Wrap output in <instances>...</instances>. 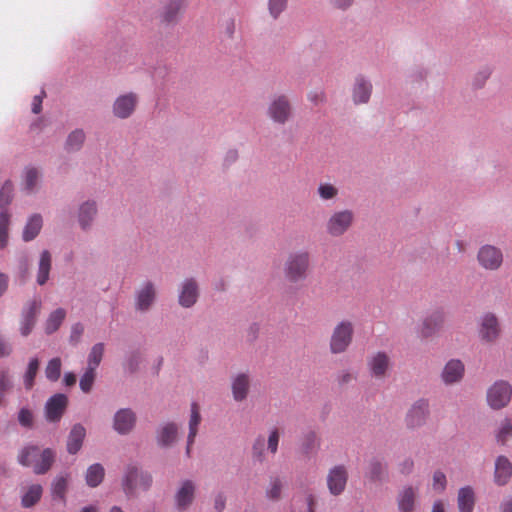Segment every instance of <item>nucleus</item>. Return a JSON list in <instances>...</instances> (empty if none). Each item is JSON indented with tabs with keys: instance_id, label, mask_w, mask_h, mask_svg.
<instances>
[{
	"instance_id": "nucleus-22",
	"label": "nucleus",
	"mask_w": 512,
	"mask_h": 512,
	"mask_svg": "<svg viewBox=\"0 0 512 512\" xmlns=\"http://www.w3.org/2000/svg\"><path fill=\"white\" fill-rule=\"evenodd\" d=\"M195 486L192 481L186 480L176 494V503L179 509L187 508L194 499Z\"/></svg>"
},
{
	"instance_id": "nucleus-39",
	"label": "nucleus",
	"mask_w": 512,
	"mask_h": 512,
	"mask_svg": "<svg viewBox=\"0 0 512 512\" xmlns=\"http://www.w3.org/2000/svg\"><path fill=\"white\" fill-rule=\"evenodd\" d=\"M104 354V345L103 343L95 344L88 356V367L90 369L96 370V368L101 363L102 357Z\"/></svg>"
},
{
	"instance_id": "nucleus-54",
	"label": "nucleus",
	"mask_w": 512,
	"mask_h": 512,
	"mask_svg": "<svg viewBox=\"0 0 512 512\" xmlns=\"http://www.w3.org/2000/svg\"><path fill=\"white\" fill-rule=\"evenodd\" d=\"M278 442H279V434L278 431L275 429L273 430L268 438V449L271 453L275 454L278 449Z\"/></svg>"
},
{
	"instance_id": "nucleus-27",
	"label": "nucleus",
	"mask_w": 512,
	"mask_h": 512,
	"mask_svg": "<svg viewBox=\"0 0 512 512\" xmlns=\"http://www.w3.org/2000/svg\"><path fill=\"white\" fill-rule=\"evenodd\" d=\"M155 288L152 283H146L137 294V309L146 311L152 305L155 299Z\"/></svg>"
},
{
	"instance_id": "nucleus-26",
	"label": "nucleus",
	"mask_w": 512,
	"mask_h": 512,
	"mask_svg": "<svg viewBox=\"0 0 512 512\" xmlns=\"http://www.w3.org/2000/svg\"><path fill=\"white\" fill-rule=\"evenodd\" d=\"M201 422V416L199 411V406L197 403H192L191 405V416L189 421V434H188V441H187V448L186 453L187 455L190 454V449L192 444L194 443V439L197 435L198 426Z\"/></svg>"
},
{
	"instance_id": "nucleus-17",
	"label": "nucleus",
	"mask_w": 512,
	"mask_h": 512,
	"mask_svg": "<svg viewBox=\"0 0 512 512\" xmlns=\"http://www.w3.org/2000/svg\"><path fill=\"white\" fill-rule=\"evenodd\" d=\"M198 298V286L195 280L188 279L186 280L181 289V293L179 296V303L183 307H191L195 304Z\"/></svg>"
},
{
	"instance_id": "nucleus-53",
	"label": "nucleus",
	"mask_w": 512,
	"mask_h": 512,
	"mask_svg": "<svg viewBox=\"0 0 512 512\" xmlns=\"http://www.w3.org/2000/svg\"><path fill=\"white\" fill-rule=\"evenodd\" d=\"M19 423L24 427H30L33 421V415L28 409H21L18 415Z\"/></svg>"
},
{
	"instance_id": "nucleus-30",
	"label": "nucleus",
	"mask_w": 512,
	"mask_h": 512,
	"mask_svg": "<svg viewBox=\"0 0 512 512\" xmlns=\"http://www.w3.org/2000/svg\"><path fill=\"white\" fill-rule=\"evenodd\" d=\"M416 493L412 487L404 488L398 496V508L400 512H412Z\"/></svg>"
},
{
	"instance_id": "nucleus-62",
	"label": "nucleus",
	"mask_w": 512,
	"mask_h": 512,
	"mask_svg": "<svg viewBox=\"0 0 512 512\" xmlns=\"http://www.w3.org/2000/svg\"><path fill=\"white\" fill-rule=\"evenodd\" d=\"M214 505L217 512L223 511V509L225 508V497L223 494H219L216 496Z\"/></svg>"
},
{
	"instance_id": "nucleus-36",
	"label": "nucleus",
	"mask_w": 512,
	"mask_h": 512,
	"mask_svg": "<svg viewBox=\"0 0 512 512\" xmlns=\"http://www.w3.org/2000/svg\"><path fill=\"white\" fill-rule=\"evenodd\" d=\"M386 466L378 458H372L369 461L366 476L372 480H380L385 472Z\"/></svg>"
},
{
	"instance_id": "nucleus-10",
	"label": "nucleus",
	"mask_w": 512,
	"mask_h": 512,
	"mask_svg": "<svg viewBox=\"0 0 512 512\" xmlns=\"http://www.w3.org/2000/svg\"><path fill=\"white\" fill-rule=\"evenodd\" d=\"M347 470L344 466L339 465L332 468L327 477V485L329 491L333 495L341 494L347 483Z\"/></svg>"
},
{
	"instance_id": "nucleus-16",
	"label": "nucleus",
	"mask_w": 512,
	"mask_h": 512,
	"mask_svg": "<svg viewBox=\"0 0 512 512\" xmlns=\"http://www.w3.org/2000/svg\"><path fill=\"white\" fill-rule=\"evenodd\" d=\"M372 92V85L362 76L355 79L353 87V101L355 104L367 103Z\"/></svg>"
},
{
	"instance_id": "nucleus-35",
	"label": "nucleus",
	"mask_w": 512,
	"mask_h": 512,
	"mask_svg": "<svg viewBox=\"0 0 512 512\" xmlns=\"http://www.w3.org/2000/svg\"><path fill=\"white\" fill-rule=\"evenodd\" d=\"M178 428L174 423H168L161 428L158 434V443L169 446L176 439Z\"/></svg>"
},
{
	"instance_id": "nucleus-24",
	"label": "nucleus",
	"mask_w": 512,
	"mask_h": 512,
	"mask_svg": "<svg viewBox=\"0 0 512 512\" xmlns=\"http://www.w3.org/2000/svg\"><path fill=\"white\" fill-rule=\"evenodd\" d=\"M184 6L185 0H169L163 7L162 21L165 23L175 22Z\"/></svg>"
},
{
	"instance_id": "nucleus-7",
	"label": "nucleus",
	"mask_w": 512,
	"mask_h": 512,
	"mask_svg": "<svg viewBox=\"0 0 512 512\" xmlns=\"http://www.w3.org/2000/svg\"><path fill=\"white\" fill-rule=\"evenodd\" d=\"M41 309L40 300H32L27 304V306L23 309L22 319L20 323V333L22 336L27 337L33 330L37 315Z\"/></svg>"
},
{
	"instance_id": "nucleus-14",
	"label": "nucleus",
	"mask_w": 512,
	"mask_h": 512,
	"mask_svg": "<svg viewBox=\"0 0 512 512\" xmlns=\"http://www.w3.org/2000/svg\"><path fill=\"white\" fill-rule=\"evenodd\" d=\"M136 415L130 409H120L114 416L113 427L119 434H128L135 426Z\"/></svg>"
},
{
	"instance_id": "nucleus-4",
	"label": "nucleus",
	"mask_w": 512,
	"mask_h": 512,
	"mask_svg": "<svg viewBox=\"0 0 512 512\" xmlns=\"http://www.w3.org/2000/svg\"><path fill=\"white\" fill-rule=\"evenodd\" d=\"M268 117L277 124H285L292 116V106L286 95H275L267 108Z\"/></svg>"
},
{
	"instance_id": "nucleus-6",
	"label": "nucleus",
	"mask_w": 512,
	"mask_h": 512,
	"mask_svg": "<svg viewBox=\"0 0 512 512\" xmlns=\"http://www.w3.org/2000/svg\"><path fill=\"white\" fill-rule=\"evenodd\" d=\"M354 214L350 210L337 211L331 215L326 224L327 232L334 237L343 235L352 225Z\"/></svg>"
},
{
	"instance_id": "nucleus-13",
	"label": "nucleus",
	"mask_w": 512,
	"mask_h": 512,
	"mask_svg": "<svg viewBox=\"0 0 512 512\" xmlns=\"http://www.w3.org/2000/svg\"><path fill=\"white\" fill-rule=\"evenodd\" d=\"M136 104L137 97L135 94L129 93L122 95L115 100L113 105V113L118 118H128L135 110Z\"/></svg>"
},
{
	"instance_id": "nucleus-21",
	"label": "nucleus",
	"mask_w": 512,
	"mask_h": 512,
	"mask_svg": "<svg viewBox=\"0 0 512 512\" xmlns=\"http://www.w3.org/2000/svg\"><path fill=\"white\" fill-rule=\"evenodd\" d=\"M97 214V206L94 201L84 202L80 208L78 213V221L82 229H88L91 226L92 221L94 220Z\"/></svg>"
},
{
	"instance_id": "nucleus-40",
	"label": "nucleus",
	"mask_w": 512,
	"mask_h": 512,
	"mask_svg": "<svg viewBox=\"0 0 512 512\" xmlns=\"http://www.w3.org/2000/svg\"><path fill=\"white\" fill-rule=\"evenodd\" d=\"M39 369V360L37 358H32L29 361L27 371L24 375V385L25 388L30 390L34 385V380L37 375Z\"/></svg>"
},
{
	"instance_id": "nucleus-12",
	"label": "nucleus",
	"mask_w": 512,
	"mask_h": 512,
	"mask_svg": "<svg viewBox=\"0 0 512 512\" xmlns=\"http://www.w3.org/2000/svg\"><path fill=\"white\" fill-rule=\"evenodd\" d=\"M68 403V398L64 394H55L46 404V417L51 422L59 421L62 417Z\"/></svg>"
},
{
	"instance_id": "nucleus-42",
	"label": "nucleus",
	"mask_w": 512,
	"mask_h": 512,
	"mask_svg": "<svg viewBox=\"0 0 512 512\" xmlns=\"http://www.w3.org/2000/svg\"><path fill=\"white\" fill-rule=\"evenodd\" d=\"M510 437H512V423L509 419H504L496 433L497 442L505 444Z\"/></svg>"
},
{
	"instance_id": "nucleus-61",
	"label": "nucleus",
	"mask_w": 512,
	"mask_h": 512,
	"mask_svg": "<svg viewBox=\"0 0 512 512\" xmlns=\"http://www.w3.org/2000/svg\"><path fill=\"white\" fill-rule=\"evenodd\" d=\"M354 0H330L331 4L339 9H346L352 5Z\"/></svg>"
},
{
	"instance_id": "nucleus-44",
	"label": "nucleus",
	"mask_w": 512,
	"mask_h": 512,
	"mask_svg": "<svg viewBox=\"0 0 512 512\" xmlns=\"http://www.w3.org/2000/svg\"><path fill=\"white\" fill-rule=\"evenodd\" d=\"M13 186L10 182H6L0 190V212L7 213V206L12 199Z\"/></svg>"
},
{
	"instance_id": "nucleus-38",
	"label": "nucleus",
	"mask_w": 512,
	"mask_h": 512,
	"mask_svg": "<svg viewBox=\"0 0 512 512\" xmlns=\"http://www.w3.org/2000/svg\"><path fill=\"white\" fill-rule=\"evenodd\" d=\"M85 140V134L82 130L71 132L66 141L67 151H77L81 148Z\"/></svg>"
},
{
	"instance_id": "nucleus-48",
	"label": "nucleus",
	"mask_w": 512,
	"mask_h": 512,
	"mask_svg": "<svg viewBox=\"0 0 512 512\" xmlns=\"http://www.w3.org/2000/svg\"><path fill=\"white\" fill-rule=\"evenodd\" d=\"M95 380V370L87 368L85 373L80 379V388L83 392L88 393L91 391Z\"/></svg>"
},
{
	"instance_id": "nucleus-29",
	"label": "nucleus",
	"mask_w": 512,
	"mask_h": 512,
	"mask_svg": "<svg viewBox=\"0 0 512 512\" xmlns=\"http://www.w3.org/2000/svg\"><path fill=\"white\" fill-rule=\"evenodd\" d=\"M249 391V378L246 374H239L232 383V393L236 401L246 398Z\"/></svg>"
},
{
	"instance_id": "nucleus-57",
	"label": "nucleus",
	"mask_w": 512,
	"mask_h": 512,
	"mask_svg": "<svg viewBox=\"0 0 512 512\" xmlns=\"http://www.w3.org/2000/svg\"><path fill=\"white\" fill-rule=\"evenodd\" d=\"M308 99L313 102L314 104H319V103H322L324 102L325 100V94L323 91H314V92H310L308 94Z\"/></svg>"
},
{
	"instance_id": "nucleus-60",
	"label": "nucleus",
	"mask_w": 512,
	"mask_h": 512,
	"mask_svg": "<svg viewBox=\"0 0 512 512\" xmlns=\"http://www.w3.org/2000/svg\"><path fill=\"white\" fill-rule=\"evenodd\" d=\"M263 448H264V438L260 437L256 440V442L254 443V446H253V452H254V455L257 457V458H261L262 456V451H263Z\"/></svg>"
},
{
	"instance_id": "nucleus-63",
	"label": "nucleus",
	"mask_w": 512,
	"mask_h": 512,
	"mask_svg": "<svg viewBox=\"0 0 512 512\" xmlns=\"http://www.w3.org/2000/svg\"><path fill=\"white\" fill-rule=\"evenodd\" d=\"M64 383L66 386H73L76 383V375L72 372H68L64 376Z\"/></svg>"
},
{
	"instance_id": "nucleus-15",
	"label": "nucleus",
	"mask_w": 512,
	"mask_h": 512,
	"mask_svg": "<svg viewBox=\"0 0 512 512\" xmlns=\"http://www.w3.org/2000/svg\"><path fill=\"white\" fill-rule=\"evenodd\" d=\"M464 364L458 359H452L443 368L441 378L445 384L459 382L464 376Z\"/></svg>"
},
{
	"instance_id": "nucleus-9",
	"label": "nucleus",
	"mask_w": 512,
	"mask_h": 512,
	"mask_svg": "<svg viewBox=\"0 0 512 512\" xmlns=\"http://www.w3.org/2000/svg\"><path fill=\"white\" fill-rule=\"evenodd\" d=\"M480 337L486 342H494L500 334V326L497 317L492 313H486L480 324Z\"/></svg>"
},
{
	"instance_id": "nucleus-55",
	"label": "nucleus",
	"mask_w": 512,
	"mask_h": 512,
	"mask_svg": "<svg viewBox=\"0 0 512 512\" xmlns=\"http://www.w3.org/2000/svg\"><path fill=\"white\" fill-rule=\"evenodd\" d=\"M44 97H45V91L44 90H42L41 95L34 96L33 101H32V112L33 113L38 114V113L41 112L42 101H43Z\"/></svg>"
},
{
	"instance_id": "nucleus-56",
	"label": "nucleus",
	"mask_w": 512,
	"mask_h": 512,
	"mask_svg": "<svg viewBox=\"0 0 512 512\" xmlns=\"http://www.w3.org/2000/svg\"><path fill=\"white\" fill-rule=\"evenodd\" d=\"M12 352L11 345L0 335V357L9 356Z\"/></svg>"
},
{
	"instance_id": "nucleus-58",
	"label": "nucleus",
	"mask_w": 512,
	"mask_h": 512,
	"mask_svg": "<svg viewBox=\"0 0 512 512\" xmlns=\"http://www.w3.org/2000/svg\"><path fill=\"white\" fill-rule=\"evenodd\" d=\"M414 467V462L412 459H405L399 466L400 472L403 474H409Z\"/></svg>"
},
{
	"instance_id": "nucleus-51",
	"label": "nucleus",
	"mask_w": 512,
	"mask_h": 512,
	"mask_svg": "<svg viewBox=\"0 0 512 512\" xmlns=\"http://www.w3.org/2000/svg\"><path fill=\"white\" fill-rule=\"evenodd\" d=\"M446 476L441 471H436L433 475V489L437 492H443L446 488Z\"/></svg>"
},
{
	"instance_id": "nucleus-23",
	"label": "nucleus",
	"mask_w": 512,
	"mask_h": 512,
	"mask_svg": "<svg viewBox=\"0 0 512 512\" xmlns=\"http://www.w3.org/2000/svg\"><path fill=\"white\" fill-rule=\"evenodd\" d=\"M368 365L373 376L383 377L389 367V357L383 352H378L369 359Z\"/></svg>"
},
{
	"instance_id": "nucleus-47",
	"label": "nucleus",
	"mask_w": 512,
	"mask_h": 512,
	"mask_svg": "<svg viewBox=\"0 0 512 512\" xmlns=\"http://www.w3.org/2000/svg\"><path fill=\"white\" fill-rule=\"evenodd\" d=\"M39 172L36 168L30 167L25 170L24 184L25 189L31 192L39 179Z\"/></svg>"
},
{
	"instance_id": "nucleus-31",
	"label": "nucleus",
	"mask_w": 512,
	"mask_h": 512,
	"mask_svg": "<svg viewBox=\"0 0 512 512\" xmlns=\"http://www.w3.org/2000/svg\"><path fill=\"white\" fill-rule=\"evenodd\" d=\"M51 270V254L49 251L44 250L41 253L40 261H39V269L37 275V283L39 285H44L48 278Z\"/></svg>"
},
{
	"instance_id": "nucleus-20",
	"label": "nucleus",
	"mask_w": 512,
	"mask_h": 512,
	"mask_svg": "<svg viewBox=\"0 0 512 512\" xmlns=\"http://www.w3.org/2000/svg\"><path fill=\"white\" fill-rule=\"evenodd\" d=\"M443 323V313L434 312L423 320L420 333L423 337H429L436 333L442 327Z\"/></svg>"
},
{
	"instance_id": "nucleus-43",
	"label": "nucleus",
	"mask_w": 512,
	"mask_h": 512,
	"mask_svg": "<svg viewBox=\"0 0 512 512\" xmlns=\"http://www.w3.org/2000/svg\"><path fill=\"white\" fill-rule=\"evenodd\" d=\"M68 479L66 476H58L55 478L52 484V494L54 497H58L60 499L65 498V494L67 491Z\"/></svg>"
},
{
	"instance_id": "nucleus-45",
	"label": "nucleus",
	"mask_w": 512,
	"mask_h": 512,
	"mask_svg": "<svg viewBox=\"0 0 512 512\" xmlns=\"http://www.w3.org/2000/svg\"><path fill=\"white\" fill-rule=\"evenodd\" d=\"M8 225H9L8 213L0 212V249H3L7 246Z\"/></svg>"
},
{
	"instance_id": "nucleus-49",
	"label": "nucleus",
	"mask_w": 512,
	"mask_h": 512,
	"mask_svg": "<svg viewBox=\"0 0 512 512\" xmlns=\"http://www.w3.org/2000/svg\"><path fill=\"white\" fill-rule=\"evenodd\" d=\"M318 193L321 199L330 200L337 196L338 189L329 183L320 184L318 187Z\"/></svg>"
},
{
	"instance_id": "nucleus-59",
	"label": "nucleus",
	"mask_w": 512,
	"mask_h": 512,
	"mask_svg": "<svg viewBox=\"0 0 512 512\" xmlns=\"http://www.w3.org/2000/svg\"><path fill=\"white\" fill-rule=\"evenodd\" d=\"M490 76V70L489 69H484L482 71H480L477 76H476V83L475 85L480 87L483 85V83L488 79V77Z\"/></svg>"
},
{
	"instance_id": "nucleus-25",
	"label": "nucleus",
	"mask_w": 512,
	"mask_h": 512,
	"mask_svg": "<svg viewBox=\"0 0 512 512\" xmlns=\"http://www.w3.org/2000/svg\"><path fill=\"white\" fill-rule=\"evenodd\" d=\"M457 504L459 512H473L475 494L470 486L463 487L458 492Z\"/></svg>"
},
{
	"instance_id": "nucleus-18",
	"label": "nucleus",
	"mask_w": 512,
	"mask_h": 512,
	"mask_svg": "<svg viewBox=\"0 0 512 512\" xmlns=\"http://www.w3.org/2000/svg\"><path fill=\"white\" fill-rule=\"evenodd\" d=\"M512 476V464L504 456H499L495 463L494 479L498 485H505Z\"/></svg>"
},
{
	"instance_id": "nucleus-3",
	"label": "nucleus",
	"mask_w": 512,
	"mask_h": 512,
	"mask_svg": "<svg viewBox=\"0 0 512 512\" xmlns=\"http://www.w3.org/2000/svg\"><path fill=\"white\" fill-rule=\"evenodd\" d=\"M354 326L349 320L339 322L333 329L329 347L333 354L344 353L353 340Z\"/></svg>"
},
{
	"instance_id": "nucleus-2",
	"label": "nucleus",
	"mask_w": 512,
	"mask_h": 512,
	"mask_svg": "<svg viewBox=\"0 0 512 512\" xmlns=\"http://www.w3.org/2000/svg\"><path fill=\"white\" fill-rule=\"evenodd\" d=\"M310 267V255L300 251L291 253L284 264V276L290 283H299L306 279Z\"/></svg>"
},
{
	"instance_id": "nucleus-8",
	"label": "nucleus",
	"mask_w": 512,
	"mask_h": 512,
	"mask_svg": "<svg viewBox=\"0 0 512 512\" xmlns=\"http://www.w3.org/2000/svg\"><path fill=\"white\" fill-rule=\"evenodd\" d=\"M478 261L480 265L488 270L498 269L503 261L502 252L491 245H485L478 252Z\"/></svg>"
},
{
	"instance_id": "nucleus-19",
	"label": "nucleus",
	"mask_w": 512,
	"mask_h": 512,
	"mask_svg": "<svg viewBox=\"0 0 512 512\" xmlns=\"http://www.w3.org/2000/svg\"><path fill=\"white\" fill-rule=\"evenodd\" d=\"M86 436V429L81 424H75L68 436L67 451L70 454H76L82 447L83 440Z\"/></svg>"
},
{
	"instance_id": "nucleus-5",
	"label": "nucleus",
	"mask_w": 512,
	"mask_h": 512,
	"mask_svg": "<svg viewBox=\"0 0 512 512\" xmlns=\"http://www.w3.org/2000/svg\"><path fill=\"white\" fill-rule=\"evenodd\" d=\"M511 396V385L506 381H497L487 391V402L491 408L501 409L510 402Z\"/></svg>"
},
{
	"instance_id": "nucleus-11",
	"label": "nucleus",
	"mask_w": 512,
	"mask_h": 512,
	"mask_svg": "<svg viewBox=\"0 0 512 512\" xmlns=\"http://www.w3.org/2000/svg\"><path fill=\"white\" fill-rule=\"evenodd\" d=\"M429 405L426 400L417 401L409 410L406 416V424L410 428H416L423 425L428 416Z\"/></svg>"
},
{
	"instance_id": "nucleus-1",
	"label": "nucleus",
	"mask_w": 512,
	"mask_h": 512,
	"mask_svg": "<svg viewBox=\"0 0 512 512\" xmlns=\"http://www.w3.org/2000/svg\"><path fill=\"white\" fill-rule=\"evenodd\" d=\"M55 453L46 448L40 450L38 446L30 445L22 449L18 456L21 465L32 467L35 474H45L51 468Z\"/></svg>"
},
{
	"instance_id": "nucleus-34",
	"label": "nucleus",
	"mask_w": 512,
	"mask_h": 512,
	"mask_svg": "<svg viewBox=\"0 0 512 512\" xmlns=\"http://www.w3.org/2000/svg\"><path fill=\"white\" fill-rule=\"evenodd\" d=\"M104 468L101 464H93L87 469L86 483L90 487H97L104 478Z\"/></svg>"
},
{
	"instance_id": "nucleus-52",
	"label": "nucleus",
	"mask_w": 512,
	"mask_h": 512,
	"mask_svg": "<svg viewBox=\"0 0 512 512\" xmlns=\"http://www.w3.org/2000/svg\"><path fill=\"white\" fill-rule=\"evenodd\" d=\"M10 387L8 373L5 370H0V403H2L5 393Z\"/></svg>"
},
{
	"instance_id": "nucleus-28",
	"label": "nucleus",
	"mask_w": 512,
	"mask_h": 512,
	"mask_svg": "<svg viewBox=\"0 0 512 512\" xmlns=\"http://www.w3.org/2000/svg\"><path fill=\"white\" fill-rule=\"evenodd\" d=\"M43 488L40 484L30 485L21 498V505L24 508H31L41 499Z\"/></svg>"
},
{
	"instance_id": "nucleus-32",
	"label": "nucleus",
	"mask_w": 512,
	"mask_h": 512,
	"mask_svg": "<svg viewBox=\"0 0 512 512\" xmlns=\"http://www.w3.org/2000/svg\"><path fill=\"white\" fill-rule=\"evenodd\" d=\"M41 228L42 217L39 214L31 216L24 228L23 239L25 241L34 239L39 234Z\"/></svg>"
},
{
	"instance_id": "nucleus-50",
	"label": "nucleus",
	"mask_w": 512,
	"mask_h": 512,
	"mask_svg": "<svg viewBox=\"0 0 512 512\" xmlns=\"http://www.w3.org/2000/svg\"><path fill=\"white\" fill-rule=\"evenodd\" d=\"M288 0H269L268 8L273 18H277L286 8Z\"/></svg>"
},
{
	"instance_id": "nucleus-41",
	"label": "nucleus",
	"mask_w": 512,
	"mask_h": 512,
	"mask_svg": "<svg viewBox=\"0 0 512 512\" xmlns=\"http://www.w3.org/2000/svg\"><path fill=\"white\" fill-rule=\"evenodd\" d=\"M282 481L278 477H272L266 489V496L268 499L277 501L281 498Z\"/></svg>"
},
{
	"instance_id": "nucleus-64",
	"label": "nucleus",
	"mask_w": 512,
	"mask_h": 512,
	"mask_svg": "<svg viewBox=\"0 0 512 512\" xmlns=\"http://www.w3.org/2000/svg\"><path fill=\"white\" fill-rule=\"evenodd\" d=\"M501 512H512V498L501 504Z\"/></svg>"
},
{
	"instance_id": "nucleus-33",
	"label": "nucleus",
	"mask_w": 512,
	"mask_h": 512,
	"mask_svg": "<svg viewBox=\"0 0 512 512\" xmlns=\"http://www.w3.org/2000/svg\"><path fill=\"white\" fill-rule=\"evenodd\" d=\"M66 312L62 308H58L53 311L46 320L45 323V332L47 334H52L58 330L63 320L65 319Z\"/></svg>"
},
{
	"instance_id": "nucleus-46",
	"label": "nucleus",
	"mask_w": 512,
	"mask_h": 512,
	"mask_svg": "<svg viewBox=\"0 0 512 512\" xmlns=\"http://www.w3.org/2000/svg\"><path fill=\"white\" fill-rule=\"evenodd\" d=\"M138 477H139V473H138L137 468H135V467L129 468V470L127 471V474L125 476L124 482H123L124 490L127 494L131 493L132 490L138 485L137 484Z\"/></svg>"
},
{
	"instance_id": "nucleus-37",
	"label": "nucleus",
	"mask_w": 512,
	"mask_h": 512,
	"mask_svg": "<svg viewBox=\"0 0 512 512\" xmlns=\"http://www.w3.org/2000/svg\"><path fill=\"white\" fill-rule=\"evenodd\" d=\"M61 366L62 362L59 357L51 359L45 368L46 378L52 382H56L61 375Z\"/></svg>"
}]
</instances>
